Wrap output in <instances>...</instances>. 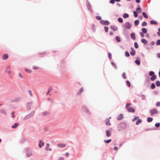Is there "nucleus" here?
<instances>
[{
  "label": "nucleus",
  "mask_w": 160,
  "mask_h": 160,
  "mask_svg": "<svg viewBox=\"0 0 160 160\" xmlns=\"http://www.w3.org/2000/svg\"><path fill=\"white\" fill-rule=\"evenodd\" d=\"M0 112L2 114L5 115H6L7 114L5 111L3 109H1L0 110Z\"/></svg>",
  "instance_id": "dca6fc26"
},
{
  "label": "nucleus",
  "mask_w": 160,
  "mask_h": 160,
  "mask_svg": "<svg viewBox=\"0 0 160 160\" xmlns=\"http://www.w3.org/2000/svg\"><path fill=\"white\" fill-rule=\"evenodd\" d=\"M160 123H156L155 124V126L156 127H158L160 126Z\"/></svg>",
  "instance_id": "603ef678"
},
{
  "label": "nucleus",
  "mask_w": 160,
  "mask_h": 160,
  "mask_svg": "<svg viewBox=\"0 0 160 160\" xmlns=\"http://www.w3.org/2000/svg\"><path fill=\"white\" fill-rule=\"evenodd\" d=\"M131 52H130V53L132 56H134L136 53L135 50L132 48H131Z\"/></svg>",
  "instance_id": "6e6552de"
},
{
  "label": "nucleus",
  "mask_w": 160,
  "mask_h": 160,
  "mask_svg": "<svg viewBox=\"0 0 160 160\" xmlns=\"http://www.w3.org/2000/svg\"><path fill=\"white\" fill-rule=\"evenodd\" d=\"M33 68L34 69H37L39 68L38 67L36 66H34L33 67Z\"/></svg>",
  "instance_id": "864d4df0"
},
{
  "label": "nucleus",
  "mask_w": 160,
  "mask_h": 160,
  "mask_svg": "<svg viewBox=\"0 0 160 160\" xmlns=\"http://www.w3.org/2000/svg\"><path fill=\"white\" fill-rule=\"evenodd\" d=\"M110 2L111 3L113 4L115 2V0H111Z\"/></svg>",
  "instance_id": "6e6d98bb"
},
{
  "label": "nucleus",
  "mask_w": 160,
  "mask_h": 160,
  "mask_svg": "<svg viewBox=\"0 0 160 160\" xmlns=\"http://www.w3.org/2000/svg\"><path fill=\"white\" fill-rule=\"evenodd\" d=\"M64 158L63 157H60L59 158L58 160H64Z\"/></svg>",
  "instance_id": "052dcab7"
},
{
  "label": "nucleus",
  "mask_w": 160,
  "mask_h": 160,
  "mask_svg": "<svg viewBox=\"0 0 160 160\" xmlns=\"http://www.w3.org/2000/svg\"><path fill=\"white\" fill-rule=\"evenodd\" d=\"M96 18L98 20H100L101 19V17L99 16H96Z\"/></svg>",
  "instance_id": "09e8293b"
},
{
  "label": "nucleus",
  "mask_w": 160,
  "mask_h": 160,
  "mask_svg": "<svg viewBox=\"0 0 160 160\" xmlns=\"http://www.w3.org/2000/svg\"><path fill=\"white\" fill-rule=\"evenodd\" d=\"M156 85L158 87L160 86V82L158 81H157L156 82Z\"/></svg>",
  "instance_id": "72a5a7b5"
},
{
  "label": "nucleus",
  "mask_w": 160,
  "mask_h": 160,
  "mask_svg": "<svg viewBox=\"0 0 160 160\" xmlns=\"http://www.w3.org/2000/svg\"><path fill=\"white\" fill-rule=\"evenodd\" d=\"M140 35H141V36L142 37H144V36L143 34V33L142 32H141L140 33Z\"/></svg>",
  "instance_id": "4d7b16f0"
},
{
  "label": "nucleus",
  "mask_w": 160,
  "mask_h": 160,
  "mask_svg": "<svg viewBox=\"0 0 160 160\" xmlns=\"http://www.w3.org/2000/svg\"><path fill=\"white\" fill-rule=\"evenodd\" d=\"M19 125V124L18 123H15L14 125H12V128H16L17 126H18Z\"/></svg>",
  "instance_id": "a878e982"
},
{
  "label": "nucleus",
  "mask_w": 160,
  "mask_h": 160,
  "mask_svg": "<svg viewBox=\"0 0 160 160\" xmlns=\"http://www.w3.org/2000/svg\"><path fill=\"white\" fill-rule=\"evenodd\" d=\"M153 120V118H147V121L148 122H152Z\"/></svg>",
  "instance_id": "c85d7f7f"
},
{
  "label": "nucleus",
  "mask_w": 160,
  "mask_h": 160,
  "mask_svg": "<svg viewBox=\"0 0 160 160\" xmlns=\"http://www.w3.org/2000/svg\"><path fill=\"white\" fill-rule=\"evenodd\" d=\"M123 27L125 28H127L129 29L131 27V25L130 23L128 22H126L125 24L123 26Z\"/></svg>",
  "instance_id": "f03ea898"
},
{
  "label": "nucleus",
  "mask_w": 160,
  "mask_h": 160,
  "mask_svg": "<svg viewBox=\"0 0 160 160\" xmlns=\"http://www.w3.org/2000/svg\"><path fill=\"white\" fill-rule=\"evenodd\" d=\"M136 11L140 13L142 11V9L138 7L137 8Z\"/></svg>",
  "instance_id": "b1692460"
},
{
  "label": "nucleus",
  "mask_w": 160,
  "mask_h": 160,
  "mask_svg": "<svg viewBox=\"0 0 160 160\" xmlns=\"http://www.w3.org/2000/svg\"><path fill=\"white\" fill-rule=\"evenodd\" d=\"M142 122V120L141 119H138L136 122V124L138 125L140 123H141Z\"/></svg>",
  "instance_id": "6ab92c4d"
},
{
  "label": "nucleus",
  "mask_w": 160,
  "mask_h": 160,
  "mask_svg": "<svg viewBox=\"0 0 160 160\" xmlns=\"http://www.w3.org/2000/svg\"><path fill=\"white\" fill-rule=\"evenodd\" d=\"M114 149L115 150H117L118 149V148L117 147H115L114 148Z\"/></svg>",
  "instance_id": "338daca9"
},
{
  "label": "nucleus",
  "mask_w": 160,
  "mask_h": 160,
  "mask_svg": "<svg viewBox=\"0 0 160 160\" xmlns=\"http://www.w3.org/2000/svg\"><path fill=\"white\" fill-rule=\"evenodd\" d=\"M127 110L129 112H135L134 109L132 107H130L127 108Z\"/></svg>",
  "instance_id": "20e7f679"
},
{
  "label": "nucleus",
  "mask_w": 160,
  "mask_h": 160,
  "mask_svg": "<svg viewBox=\"0 0 160 160\" xmlns=\"http://www.w3.org/2000/svg\"><path fill=\"white\" fill-rule=\"evenodd\" d=\"M125 56L126 57H129V54L128 51H126L125 52Z\"/></svg>",
  "instance_id": "37998d69"
},
{
  "label": "nucleus",
  "mask_w": 160,
  "mask_h": 160,
  "mask_svg": "<svg viewBox=\"0 0 160 160\" xmlns=\"http://www.w3.org/2000/svg\"><path fill=\"white\" fill-rule=\"evenodd\" d=\"M141 42L144 44H146L147 43V41L144 39H143L141 40Z\"/></svg>",
  "instance_id": "4be33fe9"
},
{
  "label": "nucleus",
  "mask_w": 160,
  "mask_h": 160,
  "mask_svg": "<svg viewBox=\"0 0 160 160\" xmlns=\"http://www.w3.org/2000/svg\"><path fill=\"white\" fill-rule=\"evenodd\" d=\"M106 136L107 137H110L111 135V132L108 130H106Z\"/></svg>",
  "instance_id": "9b49d317"
},
{
  "label": "nucleus",
  "mask_w": 160,
  "mask_h": 160,
  "mask_svg": "<svg viewBox=\"0 0 160 160\" xmlns=\"http://www.w3.org/2000/svg\"><path fill=\"white\" fill-rule=\"evenodd\" d=\"M142 14L145 18H147L148 16L146 13L144 12H142Z\"/></svg>",
  "instance_id": "5701e85b"
},
{
  "label": "nucleus",
  "mask_w": 160,
  "mask_h": 160,
  "mask_svg": "<svg viewBox=\"0 0 160 160\" xmlns=\"http://www.w3.org/2000/svg\"><path fill=\"white\" fill-rule=\"evenodd\" d=\"M150 23L151 24L157 25V22L156 21L153 20L151 21Z\"/></svg>",
  "instance_id": "f3484780"
},
{
  "label": "nucleus",
  "mask_w": 160,
  "mask_h": 160,
  "mask_svg": "<svg viewBox=\"0 0 160 160\" xmlns=\"http://www.w3.org/2000/svg\"><path fill=\"white\" fill-rule=\"evenodd\" d=\"M138 118H139V117L137 116H135L134 117V118L132 119V121L133 122H134L135 121H136V120H137V119H138Z\"/></svg>",
  "instance_id": "473e14b6"
},
{
  "label": "nucleus",
  "mask_w": 160,
  "mask_h": 160,
  "mask_svg": "<svg viewBox=\"0 0 160 160\" xmlns=\"http://www.w3.org/2000/svg\"><path fill=\"white\" fill-rule=\"evenodd\" d=\"M111 28L114 31H116L118 30V28L114 25L111 26Z\"/></svg>",
  "instance_id": "9d476101"
},
{
  "label": "nucleus",
  "mask_w": 160,
  "mask_h": 160,
  "mask_svg": "<svg viewBox=\"0 0 160 160\" xmlns=\"http://www.w3.org/2000/svg\"><path fill=\"white\" fill-rule=\"evenodd\" d=\"M155 88V84L153 83H152L151 85V88L152 89H153Z\"/></svg>",
  "instance_id": "f704fd0d"
},
{
  "label": "nucleus",
  "mask_w": 160,
  "mask_h": 160,
  "mask_svg": "<svg viewBox=\"0 0 160 160\" xmlns=\"http://www.w3.org/2000/svg\"><path fill=\"white\" fill-rule=\"evenodd\" d=\"M147 30L145 28H143L142 29V33H147Z\"/></svg>",
  "instance_id": "a211bd4d"
},
{
  "label": "nucleus",
  "mask_w": 160,
  "mask_h": 160,
  "mask_svg": "<svg viewBox=\"0 0 160 160\" xmlns=\"http://www.w3.org/2000/svg\"><path fill=\"white\" fill-rule=\"evenodd\" d=\"M116 39L118 42H119L121 41V39L118 36H117L116 38Z\"/></svg>",
  "instance_id": "c756f323"
},
{
  "label": "nucleus",
  "mask_w": 160,
  "mask_h": 160,
  "mask_svg": "<svg viewBox=\"0 0 160 160\" xmlns=\"http://www.w3.org/2000/svg\"><path fill=\"white\" fill-rule=\"evenodd\" d=\"M158 111L156 109H153L150 111L151 115L152 116L153 114L157 113Z\"/></svg>",
  "instance_id": "39448f33"
},
{
  "label": "nucleus",
  "mask_w": 160,
  "mask_h": 160,
  "mask_svg": "<svg viewBox=\"0 0 160 160\" xmlns=\"http://www.w3.org/2000/svg\"><path fill=\"white\" fill-rule=\"evenodd\" d=\"M118 22H120L122 23L123 22V19L121 18H119L118 19Z\"/></svg>",
  "instance_id": "58836bf2"
},
{
  "label": "nucleus",
  "mask_w": 160,
  "mask_h": 160,
  "mask_svg": "<svg viewBox=\"0 0 160 160\" xmlns=\"http://www.w3.org/2000/svg\"><path fill=\"white\" fill-rule=\"evenodd\" d=\"M156 78V75H154L152 76L151 78V80L152 81H154Z\"/></svg>",
  "instance_id": "412c9836"
},
{
  "label": "nucleus",
  "mask_w": 160,
  "mask_h": 160,
  "mask_svg": "<svg viewBox=\"0 0 160 160\" xmlns=\"http://www.w3.org/2000/svg\"><path fill=\"white\" fill-rule=\"evenodd\" d=\"M157 56L158 58H160V53L157 54Z\"/></svg>",
  "instance_id": "69168bd1"
},
{
  "label": "nucleus",
  "mask_w": 160,
  "mask_h": 160,
  "mask_svg": "<svg viewBox=\"0 0 160 160\" xmlns=\"http://www.w3.org/2000/svg\"><path fill=\"white\" fill-rule=\"evenodd\" d=\"M133 14L135 17H138V14L136 12L134 11L133 12Z\"/></svg>",
  "instance_id": "e433bc0d"
},
{
  "label": "nucleus",
  "mask_w": 160,
  "mask_h": 160,
  "mask_svg": "<svg viewBox=\"0 0 160 160\" xmlns=\"http://www.w3.org/2000/svg\"><path fill=\"white\" fill-rule=\"evenodd\" d=\"M27 155V156L28 157L31 156L32 155V153L31 151L29 150H28Z\"/></svg>",
  "instance_id": "ddd939ff"
},
{
  "label": "nucleus",
  "mask_w": 160,
  "mask_h": 160,
  "mask_svg": "<svg viewBox=\"0 0 160 160\" xmlns=\"http://www.w3.org/2000/svg\"><path fill=\"white\" fill-rule=\"evenodd\" d=\"M123 17L124 18H128V17H129V15L128 14H127V13H124L123 15Z\"/></svg>",
  "instance_id": "cd10ccee"
},
{
  "label": "nucleus",
  "mask_w": 160,
  "mask_h": 160,
  "mask_svg": "<svg viewBox=\"0 0 160 160\" xmlns=\"http://www.w3.org/2000/svg\"><path fill=\"white\" fill-rule=\"evenodd\" d=\"M125 125L124 123H120L118 125V130L121 131L122 130V129L125 128Z\"/></svg>",
  "instance_id": "f257e3e1"
},
{
  "label": "nucleus",
  "mask_w": 160,
  "mask_h": 160,
  "mask_svg": "<svg viewBox=\"0 0 160 160\" xmlns=\"http://www.w3.org/2000/svg\"><path fill=\"white\" fill-rule=\"evenodd\" d=\"M131 38L133 40H135L136 39L135 34L134 33H132L130 35Z\"/></svg>",
  "instance_id": "2eb2a0df"
},
{
  "label": "nucleus",
  "mask_w": 160,
  "mask_h": 160,
  "mask_svg": "<svg viewBox=\"0 0 160 160\" xmlns=\"http://www.w3.org/2000/svg\"><path fill=\"white\" fill-rule=\"evenodd\" d=\"M154 72L153 71H150L149 72V75L150 76L154 75Z\"/></svg>",
  "instance_id": "c9c22d12"
},
{
  "label": "nucleus",
  "mask_w": 160,
  "mask_h": 160,
  "mask_svg": "<svg viewBox=\"0 0 160 160\" xmlns=\"http://www.w3.org/2000/svg\"><path fill=\"white\" fill-rule=\"evenodd\" d=\"M34 113L33 112H32L26 116L24 118V120H26L32 117L34 115Z\"/></svg>",
  "instance_id": "7ed1b4c3"
},
{
  "label": "nucleus",
  "mask_w": 160,
  "mask_h": 160,
  "mask_svg": "<svg viewBox=\"0 0 160 160\" xmlns=\"http://www.w3.org/2000/svg\"><path fill=\"white\" fill-rule=\"evenodd\" d=\"M111 64H112L113 66H114L115 67V68H116V66L115 65V64L113 62H111Z\"/></svg>",
  "instance_id": "bf43d9fd"
},
{
  "label": "nucleus",
  "mask_w": 160,
  "mask_h": 160,
  "mask_svg": "<svg viewBox=\"0 0 160 160\" xmlns=\"http://www.w3.org/2000/svg\"><path fill=\"white\" fill-rule=\"evenodd\" d=\"M135 62L136 64H137L138 65H139L140 63V60H139L137 59L135 61Z\"/></svg>",
  "instance_id": "2f4dec72"
},
{
  "label": "nucleus",
  "mask_w": 160,
  "mask_h": 160,
  "mask_svg": "<svg viewBox=\"0 0 160 160\" xmlns=\"http://www.w3.org/2000/svg\"><path fill=\"white\" fill-rule=\"evenodd\" d=\"M83 91L82 88H81L79 91L78 92V94L81 93Z\"/></svg>",
  "instance_id": "c03bdc74"
},
{
  "label": "nucleus",
  "mask_w": 160,
  "mask_h": 160,
  "mask_svg": "<svg viewBox=\"0 0 160 160\" xmlns=\"http://www.w3.org/2000/svg\"><path fill=\"white\" fill-rule=\"evenodd\" d=\"M69 155V153L68 152H67L65 154V156L67 157H68Z\"/></svg>",
  "instance_id": "e2e57ef3"
},
{
  "label": "nucleus",
  "mask_w": 160,
  "mask_h": 160,
  "mask_svg": "<svg viewBox=\"0 0 160 160\" xmlns=\"http://www.w3.org/2000/svg\"><path fill=\"white\" fill-rule=\"evenodd\" d=\"M111 117H109V118L105 120L106 124L108 126H109L111 125V123L110 122L109 119Z\"/></svg>",
  "instance_id": "0eeeda50"
},
{
  "label": "nucleus",
  "mask_w": 160,
  "mask_h": 160,
  "mask_svg": "<svg viewBox=\"0 0 160 160\" xmlns=\"http://www.w3.org/2000/svg\"><path fill=\"white\" fill-rule=\"evenodd\" d=\"M122 76L125 79H126V74L125 73H122Z\"/></svg>",
  "instance_id": "49530a36"
},
{
  "label": "nucleus",
  "mask_w": 160,
  "mask_h": 160,
  "mask_svg": "<svg viewBox=\"0 0 160 160\" xmlns=\"http://www.w3.org/2000/svg\"><path fill=\"white\" fill-rule=\"evenodd\" d=\"M156 44L157 45H160V40H158L156 42Z\"/></svg>",
  "instance_id": "de8ad7c7"
},
{
  "label": "nucleus",
  "mask_w": 160,
  "mask_h": 160,
  "mask_svg": "<svg viewBox=\"0 0 160 160\" xmlns=\"http://www.w3.org/2000/svg\"><path fill=\"white\" fill-rule=\"evenodd\" d=\"M8 58V55L7 54H4L2 58L3 60H5L7 59Z\"/></svg>",
  "instance_id": "4468645a"
},
{
  "label": "nucleus",
  "mask_w": 160,
  "mask_h": 160,
  "mask_svg": "<svg viewBox=\"0 0 160 160\" xmlns=\"http://www.w3.org/2000/svg\"><path fill=\"white\" fill-rule=\"evenodd\" d=\"M19 77H20V78H23V76H22V75L21 74V73H19Z\"/></svg>",
  "instance_id": "774afa93"
},
{
  "label": "nucleus",
  "mask_w": 160,
  "mask_h": 160,
  "mask_svg": "<svg viewBox=\"0 0 160 160\" xmlns=\"http://www.w3.org/2000/svg\"><path fill=\"white\" fill-rule=\"evenodd\" d=\"M126 84H127V86L128 87H130V86H131V84H130V82L129 81H126Z\"/></svg>",
  "instance_id": "4c0bfd02"
},
{
  "label": "nucleus",
  "mask_w": 160,
  "mask_h": 160,
  "mask_svg": "<svg viewBox=\"0 0 160 160\" xmlns=\"http://www.w3.org/2000/svg\"><path fill=\"white\" fill-rule=\"evenodd\" d=\"M131 105V103H127L126 104V109H127V108H129V106H130Z\"/></svg>",
  "instance_id": "79ce46f5"
},
{
  "label": "nucleus",
  "mask_w": 160,
  "mask_h": 160,
  "mask_svg": "<svg viewBox=\"0 0 160 160\" xmlns=\"http://www.w3.org/2000/svg\"><path fill=\"white\" fill-rule=\"evenodd\" d=\"M123 118V115L122 114H120L117 117V119L120 120L122 119Z\"/></svg>",
  "instance_id": "1a4fd4ad"
},
{
  "label": "nucleus",
  "mask_w": 160,
  "mask_h": 160,
  "mask_svg": "<svg viewBox=\"0 0 160 160\" xmlns=\"http://www.w3.org/2000/svg\"><path fill=\"white\" fill-rule=\"evenodd\" d=\"M147 23L146 22H143L142 23V26H147Z\"/></svg>",
  "instance_id": "a18cd8bd"
},
{
  "label": "nucleus",
  "mask_w": 160,
  "mask_h": 160,
  "mask_svg": "<svg viewBox=\"0 0 160 160\" xmlns=\"http://www.w3.org/2000/svg\"><path fill=\"white\" fill-rule=\"evenodd\" d=\"M28 92H29V93L30 94V96H32V91L30 90L28 91Z\"/></svg>",
  "instance_id": "680f3d73"
},
{
  "label": "nucleus",
  "mask_w": 160,
  "mask_h": 160,
  "mask_svg": "<svg viewBox=\"0 0 160 160\" xmlns=\"http://www.w3.org/2000/svg\"><path fill=\"white\" fill-rule=\"evenodd\" d=\"M14 113H15V112H12V118H14V117H15V115H14Z\"/></svg>",
  "instance_id": "13d9d810"
},
{
  "label": "nucleus",
  "mask_w": 160,
  "mask_h": 160,
  "mask_svg": "<svg viewBox=\"0 0 160 160\" xmlns=\"http://www.w3.org/2000/svg\"><path fill=\"white\" fill-rule=\"evenodd\" d=\"M49 147V144L48 143H47L46 144V149L47 150H51V149L50 148H48Z\"/></svg>",
  "instance_id": "aec40b11"
},
{
  "label": "nucleus",
  "mask_w": 160,
  "mask_h": 160,
  "mask_svg": "<svg viewBox=\"0 0 160 160\" xmlns=\"http://www.w3.org/2000/svg\"><path fill=\"white\" fill-rule=\"evenodd\" d=\"M138 18L139 19L142 20V16H140Z\"/></svg>",
  "instance_id": "0e129e2a"
},
{
  "label": "nucleus",
  "mask_w": 160,
  "mask_h": 160,
  "mask_svg": "<svg viewBox=\"0 0 160 160\" xmlns=\"http://www.w3.org/2000/svg\"><path fill=\"white\" fill-rule=\"evenodd\" d=\"M44 143L43 142L41 141H40V143L39 144V146L40 148H41L42 146L44 145Z\"/></svg>",
  "instance_id": "7c9ffc66"
},
{
  "label": "nucleus",
  "mask_w": 160,
  "mask_h": 160,
  "mask_svg": "<svg viewBox=\"0 0 160 160\" xmlns=\"http://www.w3.org/2000/svg\"><path fill=\"white\" fill-rule=\"evenodd\" d=\"M108 56L110 59L112 58V54L110 53H109L108 54Z\"/></svg>",
  "instance_id": "8fccbe9b"
},
{
  "label": "nucleus",
  "mask_w": 160,
  "mask_h": 160,
  "mask_svg": "<svg viewBox=\"0 0 160 160\" xmlns=\"http://www.w3.org/2000/svg\"><path fill=\"white\" fill-rule=\"evenodd\" d=\"M25 71H26V72L29 73H31L32 72L31 70L27 68H25Z\"/></svg>",
  "instance_id": "bb28decb"
},
{
  "label": "nucleus",
  "mask_w": 160,
  "mask_h": 160,
  "mask_svg": "<svg viewBox=\"0 0 160 160\" xmlns=\"http://www.w3.org/2000/svg\"><path fill=\"white\" fill-rule=\"evenodd\" d=\"M58 146L60 148H62L65 147L66 146L65 144L60 143L58 145Z\"/></svg>",
  "instance_id": "f8f14e48"
},
{
  "label": "nucleus",
  "mask_w": 160,
  "mask_h": 160,
  "mask_svg": "<svg viewBox=\"0 0 160 160\" xmlns=\"http://www.w3.org/2000/svg\"><path fill=\"white\" fill-rule=\"evenodd\" d=\"M101 22L102 24L104 25H108L109 24V22L108 21H104V20H101Z\"/></svg>",
  "instance_id": "423d86ee"
},
{
  "label": "nucleus",
  "mask_w": 160,
  "mask_h": 160,
  "mask_svg": "<svg viewBox=\"0 0 160 160\" xmlns=\"http://www.w3.org/2000/svg\"><path fill=\"white\" fill-rule=\"evenodd\" d=\"M108 28L107 27H104L105 31L106 32H107L108 31Z\"/></svg>",
  "instance_id": "3c124183"
},
{
  "label": "nucleus",
  "mask_w": 160,
  "mask_h": 160,
  "mask_svg": "<svg viewBox=\"0 0 160 160\" xmlns=\"http://www.w3.org/2000/svg\"><path fill=\"white\" fill-rule=\"evenodd\" d=\"M135 47L136 48H138V44L137 42H135L134 44Z\"/></svg>",
  "instance_id": "a19ab883"
},
{
  "label": "nucleus",
  "mask_w": 160,
  "mask_h": 160,
  "mask_svg": "<svg viewBox=\"0 0 160 160\" xmlns=\"http://www.w3.org/2000/svg\"><path fill=\"white\" fill-rule=\"evenodd\" d=\"M156 106L157 107H158L159 106H160V102H158L156 104Z\"/></svg>",
  "instance_id": "5fc2aeb1"
},
{
  "label": "nucleus",
  "mask_w": 160,
  "mask_h": 160,
  "mask_svg": "<svg viewBox=\"0 0 160 160\" xmlns=\"http://www.w3.org/2000/svg\"><path fill=\"white\" fill-rule=\"evenodd\" d=\"M111 141V139H109V140H104V142L106 143H109V142H110Z\"/></svg>",
  "instance_id": "ea45409f"
},
{
  "label": "nucleus",
  "mask_w": 160,
  "mask_h": 160,
  "mask_svg": "<svg viewBox=\"0 0 160 160\" xmlns=\"http://www.w3.org/2000/svg\"><path fill=\"white\" fill-rule=\"evenodd\" d=\"M139 22L138 20H136L134 21V24L135 26H137L139 24Z\"/></svg>",
  "instance_id": "393cba45"
}]
</instances>
